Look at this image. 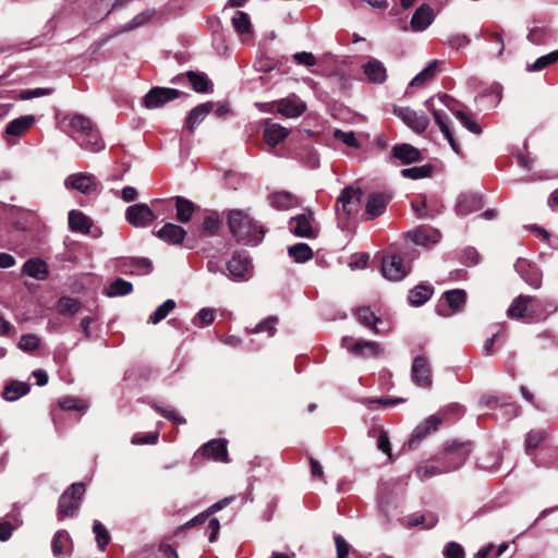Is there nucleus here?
Listing matches in <instances>:
<instances>
[{
    "instance_id": "nucleus-1",
    "label": "nucleus",
    "mask_w": 558,
    "mask_h": 558,
    "mask_svg": "<svg viewBox=\"0 0 558 558\" xmlns=\"http://www.w3.org/2000/svg\"><path fill=\"white\" fill-rule=\"evenodd\" d=\"M228 226L235 240L245 245H257L265 235L263 227L258 226L247 213L240 209L229 213Z\"/></svg>"
},
{
    "instance_id": "nucleus-2",
    "label": "nucleus",
    "mask_w": 558,
    "mask_h": 558,
    "mask_svg": "<svg viewBox=\"0 0 558 558\" xmlns=\"http://www.w3.org/2000/svg\"><path fill=\"white\" fill-rule=\"evenodd\" d=\"M342 347L354 356L363 359H375L384 353V348L378 342L365 339L354 340L352 337H343Z\"/></svg>"
},
{
    "instance_id": "nucleus-3",
    "label": "nucleus",
    "mask_w": 558,
    "mask_h": 558,
    "mask_svg": "<svg viewBox=\"0 0 558 558\" xmlns=\"http://www.w3.org/2000/svg\"><path fill=\"white\" fill-rule=\"evenodd\" d=\"M85 493L83 483L72 484L60 497L58 514L60 518L72 517L80 508L81 500Z\"/></svg>"
},
{
    "instance_id": "nucleus-4",
    "label": "nucleus",
    "mask_w": 558,
    "mask_h": 558,
    "mask_svg": "<svg viewBox=\"0 0 558 558\" xmlns=\"http://www.w3.org/2000/svg\"><path fill=\"white\" fill-rule=\"evenodd\" d=\"M383 276L391 281H400L410 272V265L398 253H388L381 257Z\"/></svg>"
},
{
    "instance_id": "nucleus-5",
    "label": "nucleus",
    "mask_w": 558,
    "mask_h": 558,
    "mask_svg": "<svg viewBox=\"0 0 558 558\" xmlns=\"http://www.w3.org/2000/svg\"><path fill=\"white\" fill-rule=\"evenodd\" d=\"M537 306L534 296L519 295L511 302L507 316L511 319L537 320L539 316Z\"/></svg>"
},
{
    "instance_id": "nucleus-6",
    "label": "nucleus",
    "mask_w": 558,
    "mask_h": 558,
    "mask_svg": "<svg viewBox=\"0 0 558 558\" xmlns=\"http://www.w3.org/2000/svg\"><path fill=\"white\" fill-rule=\"evenodd\" d=\"M471 452L469 442H453L441 453L440 460L447 466V471L451 472L459 469L468 459Z\"/></svg>"
},
{
    "instance_id": "nucleus-7",
    "label": "nucleus",
    "mask_w": 558,
    "mask_h": 558,
    "mask_svg": "<svg viewBox=\"0 0 558 558\" xmlns=\"http://www.w3.org/2000/svg\"><path fill=\"white\" fill-rule=\"evenodd\" d=\"M229 276L234 281H245L252 277L253 267L246 253H234L227 263Z\"/></svg>"
},
{
    "instance_id": "nucleus-8",
    "label": "nucleus",
    "mask_w": 558,
    "mask_h": 558,
    "mask_svg": "<svg viewBox=\"0 0 558 558\" xmlns=\"http://www.w3.org/2000/svg\"><path fill=\"white\" fill-rule=\"evenodd\" d=\"M64 185L68 189H73L82 194L89 195L98 190L99 182L94 174L80 172L66 177Z\"/></svg>"
},
{
    "instance_id": "nucleus-9",
    "label": "nucleus",
    "mask_w": 558,
    "mask_h": 558,
    "mask_svg": "<svg viewBox=\"0 0 558 558\" xmlns=\"http://www.w3.org/2000/svg\"><path fill=\"white\" fill-rule=\"evenodd\" d=\"M181 92L168 87H153L144 97L143 102L147 109H156L177 99Z\"/></svg>"
},
{
    "instance_id": "nucleus-10",
    "label": "nucleus",
    "mask_w": 558,
    "mask_h": 558,
    "mask_svg": "<svg viewBox=\"0 0 558 558\" xmlns=\"http://www.w3.org/2000/svg\"><path fill=\"white\" fill-rule=\"evenodd\" d=\"M393 112L416 133L424 132L429 124V119L425 113H418L409 107H395Z\"/></svg>"
},
{
    "instance_id": "nucleus-11",
    "label": "nucleus",
    "mask_w": 558,
    "mask_h": 558,
    "mask_svg": "<svg viewBox=\"0 0 558 558\" xmlns=\"http://www.w3.org/2000/svg\"><path fill=\"white\" fill-rule=\"evenodd\" d=\"M125 219L135 228H144L156 219V215L148 205L138 203L126 208Z\"/></svg>"
},
{
    "instance_id": "nucleus-12",
    "label": "nucleus",
    "mask_w": 558,
    "mask_h": 558,
    "mask_svg": "<svg viewBox=\"0 0 558 558\" xmlns=\"http://www.w3.org/2000/svg\"><path fill=\"white\" fill-rule=\"evenodd\" d=\"M465 292L459 289L445 292L442 302L437 307L438 314L441 316H450L461 311L465 303Z\"/></svg>"
},
{
    "instance_id": "nucleus-13",
    "label": "nucleus",
    "mask_w": 558,
    "mask_h": 558,
    "mask_svg": "<svg viewBox=\"0 0 558 558\" xmlns=\"http://www.w3.org/2000/svg\"><path fill=\"white\" fill-rule=\"evenodd\" d=\"M411 378L413 383L423 388H429L433 379L427 359L423 355L416 356L411 367Z\"/></svg>"
},
{
    "instance_id": "nucleus-14",
    "label": "nucleus",
    "mask_w": 558,
    "mask_h": 558,
    "mask_svg": "<svg viewBox=\"0 0 558 558\" xmlns=\"http://www.w3.org/2000/svg\"><path fill=\"white\" fill-rule=\"evenodd\" d=\"M362 192L359 187L347 186L344 187L340 195L338 196L337 209H341L344 215L350 216L354 211L357 210V206L361 201Z\"/></svg>"
},
{
    "instance_id": "nucleus-15",
    "label": "nucleus",
    "mask_w": 558,
    "mask_h": 558,
    "mask_svg": "<svg viewBox=\"0 0 558 558\" xmlns=\"http://www.w3.org/2000/svg\"><path fill=\"white\" fill-rule=\"evenodd\" d=\"M207 459H211L216 462H228V450L226 439H211L203 445L196 452Z\"/></svg>"
},
{
    "instance_id": "nucleus-16",
    "label": "nucleus",
    "mask_w": 558,
    "mask_h": 558,
    "mask_svg": "<svg viewBox=\"0 0 558 558\" xmlns=\"http://www.w3.org/2000/svg\"><path fill=\"white\" fill-rule=\"evenodd\" d=\"M425 106L427 109H429L432 111L435 122L437 123L441 133L445 135V137L449 142L451 148L456 153H459V145L456 143V141L452 136V133L450 131V128L448 125V117L446 116V113L442 110L436 108L435 97H430L429 99H427L425 101Z\"/></svg>"
},
{
    "instance_id": "nucleus-17",
    "label": "nucleus",
    "mask_w": 558,
    "mask_h": 558,
    "mask_svg": "<svg viewBox=\"0 0 558 558\" xmlns=\"http://www.w3.org/2000/svg\"><path fill=\"white\" fill-rule=\"evenodd\" d=\"M408 238L416 245L428 246L438 243L441 234L429 226H421L410 231Z\"/></svg>"
},
{
    "instance_id": "nucleus-18",
    "label": "nucleus",
    "mask_w": 558,
    "mask_h": 558,
    "mask_svg": "<svg viewBox=\"0 0 558 558\" xmlns=\"http://www.w3.org/2000/svg\"><path fill=\"white\" fill-rule=\"evenodd\" d=\"M365 80L372 84H383L387 80V70L384 63L375 58H371L362 65Z\"/></svg>"
},
{
    "instance_id": "nucleus-19",
    "label": "nucleus",
    "mask_w": 558,
    "mask_h": 558,
    "mask_svg": "<svg viewBox=\"0 0 558 558\" xmlns=\"http://www.w3.org/2000/svg\"><path fill=\"white\" fill-rule=\"evenodd\" d=\"M306 110V105L296 96L276 102V111L286 118H298Z\"/></svg>"
},
{
    "instance_id": "nucleus-20",
    "label": "nucleus",
    "mask_w": 558,
    "mask_h": 558,
    "mask_svg": "<svg viewBox=\"0 0 558 558\" xmlns=\"http://www.w3.org/2000/svg\"><path fill=\"white\" fill-rule=\"evenodd\" d=\"M313 216L312 214H302L292 217L289 221L290 231L296 236L301 238H313L315 232L312 226Z\"/></svg>"
},
{
    "instance_id": "nucleus-21",
    "label": "nucleus",
    "mask_w": 558,
    "mask_h": 558,
    "mask_svg": "<svg viewBox=\"0 0 558 558\" xmlns=\"http://www.w3.org/2000/svg\"><path fill=\"white\" fill-rule=\"evenodd\" d=\"M156 235L168 244L180 245L186 236V231L181 226L167 222L157 231Z\"/></svg>"
},
{
    "instance_id": "nucleus-22",
    "label": "nucleus",
    "mask_w": 558,
    "mask_h": 558,
    "mask_svg": "<svg viewBox=\"0 0 558 558\" xmlns=\"http://www.w3.org/2000/svg\"><path fill=\"white\" fill-rule=\"evenodd\" d=\"M441 424V420L436 415H430L422 424L417 425L409 439V447L413 448L422 439H424L432 432L437 430Z\"/></svg>"
},
{
    "instance_id": "nucleus-23",
    "label": "nucleus",
    "mask_w": 558,
    "mask_h": 558,
    "mask_svg": "<svg viewBox=\"0 0 558 558\" xmlns=\"http://www.w3.org/2000/svg\"><path fill=\"white\" fill-rule=\"evenodd\" d=\"M290 131L279 123L267 120L263 132L264 140L271 148L288 137Z\"/></svg>"
},
{
    "instance_id": "nucleus-24",
    "label": "nucleus",
    "mask_w": 558,
    "mask_h": 558,
    "mask_svg": "<svg viewBox=\"0 0 558 558\" xmlns=\"http://www.w3.org/2000/svg\"><path fill=\"white\" fill-rule=\"evenodd\" d=\"M389 202V196L383 193H372L368 195L366 205H365V214L368 219H375L381 216L387 207Z\"/></svg>"
},
{
    "instance_id": "nucleus-25",
    "label": "nucleus",
    "mask_w": 558,
    "mask_h": 558,
    "mask_svg": "<svg viewBox=\"0 0 558 558\" xmlns=\"http://www.w3.org/2000/svg\"><path fill=\"white\" fill-rule=\"evenodd\" d=\"M434 20V12L427 4H422L416 9L411 19V28L415 32L425 31Z\"/></svg>"
},
{
    "instance_id": "nucleus-26",
    "label": "nucleus",
    "mask_w": 558,
    "mask_h": 558,
    "mask_svg": "<svg viewBox=\"0 0 558 558\" xmlns=\"http://www.w3.org/2000/svg\"><path fill=\"white\" fill-rule=\"evenodd\" d=\"M214 104L210 101L201 104L193 108L186 119V128L190 132H194L196 126L210 113Z\"/></svg>"
},
{
    "instance_id": "nucleus-27",
    "label": "nucleus",
    "mask_w": 558,
    "mask_h": 558,
    "mask_svg": "<svg viewBox=\"0 0 558 558\" xmlns=\"http://www.w3.org/2000/svg\"><path fill=\"white\" fill-rule=\"evenodd\" d=\"M92 226V219L82 211L73 209L69 213V227L72 231L87 234Z\"/></svg>"
},
{
    "instance_id": "nucleus-28",
    "label": "nucleus",
    "mask_w": 558,
    "mask_h": 558,
    "mask_svg": "<svg viewBox=\"0 0 558 558\" xmlns=\"http://www.w3.org/2000/svg\"><path fill=\"white\" fill-rule=\"evenodd\" d=\"M23 272L37 280H45L48 276L47 264L39 258H31L23 265Z\"/></svg>"
},
{
    "instance_id": "nucleus-29",
    "label": "nucleus",
    "mask_w": 558,
    "mask_h": 558,
    "mask_svg": "<svg viewBox=\"0 0 558 558\" xmlns=\"http://www.w3.org/2000/svg\"><path fill=\"white\" fill-rule=\"evenodd\" d=\"M392 155L403 163H412L421 160L420 150L410 144L393 146Z\"/></svg>"
},
{
    "instance_id": "nucleus-30",
    "label": "nucleus",
    "mask_w": 558,
    "mask_h": 558,
    "mask_svg": "<svg viewBox=\"0 0 558 558\" xmlns=\"http://www.w3.org/2000/svg\"><path fill=\"white\" fill-rule=\"evenodd\" d=\"M35 123V117L32 114L22 116L9 122L5 128V134L11 136H21Z\"/></svg>"
},
{
    "instance_id": "nucleus-31",
    "label": "nucleus",
    "mask_w": 558,
    "mask_h": 558,
    "mask_svg": "<svg viewBox=\"0 0 558 558\" xmlns=\"http://www.w3.org/2000/svg\"><path fill=\"white\" fill-rule=\"evenodd\" d=\"M171 201H173L175 205L177 220L182 223L189 222L195 211V205L182 196H174Z\"/></svg>"
},
{
    "instance_id": "nucleus-32",
    "label": "nucleus",
    "mask_w": 558,
    "mask_h": 558,
    "mask_svg": "<svg viewBox=\"0 0 558 558\" xmlns=\"http://www.w3.org/2000/svg\"><path fill=\"white\" fill-rule=\"evenodd\" d=\"M80 146L88 151L97 153L105 147V144L97 130H92L82 136H75Z\"/></svg>"
},
{
    "instance_id": "nucleus-33",
    "label": "nucleus",
    "mask_w": 558,
    "mask_h": 558,
    "mask_svg": "<svg viewBox=\"0 0 558 558\" xmlns=\"http://www.w3.org/2000/svg\"><path fill=\"white\" fill-rule=\"evenodd\" d=\"M481 199L475 195H461L456 205L460 217H465L481 208Z\"/></svg>"
},
{
    "instance_id": "nucleus-34",
    "label": "nucleus",
    "mask_w": 558,
    "mask_h": 558,
    "mask_svg": "<svg viewBox=\"0 0 558 558\" xmlns=\"http://www.w3.org/2000/svg\"><path fill=\"white\" fill-rule=\"evenodd\" d=\"M270 205L280 210H287L299 205L296 196L289 192H276L269 196Z\"/></svg>"
},
{
    "instance_id": "nucleus-35",
    "label": "nucleus",
    "mask_w": 558,
    "mask_h": 558,
    "mask_svg": "<svg viewBox=\"0 0 558 558\" xmlns=\"http://www.w3.org/2000/svg\"><path fill=\"white\" fill-rule=\"evenodd\" d=\"M29 391V385L23 381L13 380L5 385L2 397L8 401H15L21 397L27 395Z\"/></svg>"
},
{
    "instance_id": "nucleus-36",
    "label": "nucleus",
    "mask_w": 558,
    "mask_h": 558,
    "mask_svg": "<svg viewBox=\"0 0 558 558\" xmlns=\"http://www.w3.org/2000/svg\"><path fill=\"white\" fill-rule=\"evenodd\" d=\"M433 292L432 286L418 284L410 291L408 299L410 304L421 306L432 298Z\"/></svg>"
},
{
    "instance_id": "nucleus-37",
    "label": "nucleus",
    "mask_w": 558,
    "mask_h": 558,
    "mask_svg": "<svg viewBox=\"0 0 558 558\" xmlns=\"http://www.w3.org/2000/svg\"><path fill=\"white\" fill-rule=\"evenodd\" d=\"M193 89L197 93H208L213 88V83L208 76L203 72L189 71L186 73Z\"/></svg>"
},
{
    "instance_id": "nucleus-38",
    "label": "nucleus",
    "mask_w": 558,
    "mask_h": 558,
    "mask_svg": "<svg viewBox=\"0 0 558 558\" xmlns=\"http://www.w3.org/2000/svg\"><path fill=\"white\" fill-rule=\"evenodd\" d=\"M437 69L438 62L436 60L428 62V64L413 77L410 82V86L422 87L426 82L435 77Z\"/></svg>"
},
{
    "instance_id": "nucleus-39",
    "label": "nucleus",
    "mask_w": 558,
    "mask_h": 558,
    "mask_svg": "<svg viewBox=\"0 0 558 558\" xmlns=\"http://www.w3.org/2000/svg\"><path fill=\"white\" fill-rule=\"evenodd\" d=\"M70 128L76 136L85 135L94 130L93 122L83 114H73L69 118Z\"/></svg>"
},
{
    "instance_id": "nucleus-40",
    "label": "nucleus",
    "mask_w": 558,
    "mask_h": 558,
    "mask_svg": "<svg viewBox=\"0 0 558 558\" xmlns=\"http://www.w3.org/2000/svg\"><path fill=\"white\" fill-rule=\"evenodd\" d=\"M71 545V539L66 531H58L51 542V549L54 556H61L68 553Z\"/></svg>"
},
{
    "instance_id": "nucleus-41",
    "label": "nucleus",
    "mask_w": 558,
    "mask_h": 558,
    "mask_svg": "<svg viewBox=\"0 0 558 558\" xmlns=\"http://www.w3.org/2000/svg\"><path fill=\"white\" fill-rule=\"evenodd\" d=\"M81 310V302L70 296H61L57 303V311L60 315L73 316Z\"/></svg>"
},
{
    "instance_id": "nucleus-42",
    "label": "nucleus",
    "mask_w": 558,
    "mask_h": 558,
    "mask_svg": "<svg viewBox=\"0 0 558 558\" xmlns=\"http://www.w3.org/2000/svg\"><path fill=\"white\" fill-rule=\"evenodd\" d=\"M132 289L131 282L118 278L106 288V294L110 298L122 296L131 293Z\"/></svg>"
},
{
    "instance_id": "nucleus-43",
    "label": "nucleus",
    "mask_w": 558,
    "mask_h": 558,
    "mask_svg": "<svg viewBox=\"0 0 558 558\" xmlns=\"http://www.w3.org/2000/svg\"><path fill=\"white\" fill-rule=\"evenodd\" d=\"M288 253L296 263H304L313 257V251L306 243H298L290 246Z\"/></svg>"
},
{
    "instance_id": "nucleus-44",
    "label": "nucleus",
    "mask_w": 558,
    "mask_h": 558,
    "mask_svg": "<svg viewBox=\"0 0 558 558\" xmlns=\"http://www.w3.org/2000/svg\"><path fill=\"white\" fill-rule=\"evenodd\" d=\"M357 320L366 327L372 328L376 333H379L377 324L380 319L371 311L369 307H361L356 311Z\"/></svg>"
},
{
    "instance_id": "nucleus-45",
    "label": "nucleus",
    "mask_w": 558,
    "mask_h": 558,
    "mask_svg": "<svg viewBox=\"0 0 558 558\" xmlns=\"http://www.w3.org/2000/svg\"><path fill=\"white\" fill-rule=\"evenodd\" d=\"M232 25L238 34L245 35L251 34L252 24L247 13L238 11L231 19Z\"/></svg>"
},
{
    "instance_id": "nucleus-46",
    "label": "nucleus",
    "mask_w": 558,
    "mask_h": 558,
    "mask_svg": "<svg viewBox=\"0 0 558 558\" xmlns=\"http://www.w3.org/2000/svg\"><path fill=\"white\" fill-rule=\"evenodd\" d=\"M447 466L442 464V461L439 459L437 464H424L420 465L416 470L417 475L421 480H427L432 476L439 475L446 473Z\"/></svg>"
},
{
    "instance_id": "nucleus-47",
    "label": "nucleus",
    "mask_w": 558,
    "mask_h": 558,
    "mask_svg": "<svg viewBox=\"0 0 558 558\" xmlns=\"http://www.w3.org/2000/svg\"><path fill=\"white\" fill-rule=\"evenodd\" d=\"M175 307V302L171 299L166 300L161 305H159L156 311L149 316L148 323L156 325L160 323L163 318L168 316V314L173 311Z\"/></svg>"
},
{
    "instance_id": "nucleus-48",
    "label": "nucleus",
    "mask_w": 558,
    "mask_h": 558,
    "mask_svg": "<svg viewBox=\"0 0 558 558\" xmlns=\"http://www.w3.org/2000/svg\"><path fill=\"white\" fill-rule=\"evenodd\" d=\"M525 265L524 260H518L515 264L517 270L521 274L523 280L534 289H538L542 286V277L541 274L536 269H532L529 272H523L521 270L522 266Z\"/></svg>"
},
{
    "instance_id": "nucleus-49",
    "label": "nucleus",
    "mask_w": 558,
    "mask_h": 558,
    "mask_svg": "<svg viewBox=\"0 0 558 558\" xmlns=\"http://www.w3.org/2000/svg\"><path fill=\"white\" fill-rule=\"evenodd\" d=\"M433 167L424 165L420 167H411L401 170V175L407 179L417 180L427 178L432 174Z\"/></svg>"
},
{
    "instance_id": "nucleus-50",
    "label": "nucleus",
    "mask_w": 558,
    "mask_h": 558,
    "mask_svg": "<svg viewBox=\"0 0 558 558\" xmlns=\"http://www.w3.org/2000/svg\"><path fill=\"white\" fill-rule=\"evenodd\" d=\"M547 437V433L543 429L531 430L525 438V450L530 453L537 448Z\"/></svg>"
},
{
    "instance_id": "nucleus-51",
    "label": "nucleus",
    "mask_w": 558,
    "mask_h": 558,
    "mask_svg": "<svg viewBox=\"0 0 558 558\" xmlns=\"http://www.w3.org/2000/svg\"><path fill=\"white\" fill-rule=\"evenodd\" d=\"M557 61H558V49L536 59V61L533 64L527 66V70L529 71H539V70H543L548 64H551Z\"/></svg>"
},
{
    "instance_id": "nucleus-52",
    "label": "nucleus",
    "mask_w": 558,
    "mask_h": 558,
    "mask_svg": "<svg viewBox=\"0 0 558 558\" xmlns=\"http://www.w3.org/2000/svg\"><path fill=\"white\" fill-rule=\"evenodd\" d=\"M93 531L96 535L98 547L104 550L110 541V536L106 527L97 520L94 521Z\"/></svg>"
},
{
    "instance_id": "nucleus-53",
    "label": "nucleus",
    "mask_w": 558,
    "mask_h": 558,
    "mask_svg": "<svg viewBox=\"0 0 558 558\" xmlns=\"http://www.w3.org/2000/svg\"><path fill=\"white\" fill-rule=\"evenodd\" d=\"M535 304L538 305L537 310L539 312V316H537V320L545 319L548 315L557 312L558 306L555 302L549 300H539L535 298Z\"/></svg>"
},
{
    "instance_id": "nucleus-54",
    "label": "nucleus",
    "mask_w": 558,
    "mask_h": 558,
    "mask_svg": "<svg viewBox=\"0 0 558 558\" xmlns=\"http://www.w3.org/2000/svg\"><path fill=\"white\" fill-rule=\"evenodd\" d=\"M215 319V311L213 308L204 307L193 318V324L198 327L210 325Z\"/></svg>"
},
{
    "instance_id": "nucleus-55",
    "label": "nucleus",
    "mask_w": 558,
    "mask_h": 558,
    "mask_svg": "<svg viewBox=\"0 0 558 558\" xmlns=\"http://www.w3.org/2000/svg\"><path fill=\"white\" fill-rule=\"evenodd\" d=\"M40 344V339L36 335L27 333L23 335L19 341V348L25 352L36 350Z\"/></svg>"
},
{
    "instance_id": "nucleus-56",
    "label": "nucleus",
    "mask_w": 558,
    "mask_h": 558,
    "mask_svg": "<svg viewBox=\"0 0 558 558\" xmlns=\"http://www.w3.org/2000/svg\"><path fill=\"white\" fill-rule=\"evenodd\" d=\"M456 117L460 120L462 125L474 134H481L482 129L476 121L462 110L456 111Z\"/></svg>"
},
{
    "instance_id": "nucleus-57",
    "label": "nucleus",
    "mask_w": 558,
    "mask_h": 558,
    "mask_svg": "<svg viewBox=\"0 0 558 558\" xmlns=\"http://www.w3.org/2000/svg\"><path fill=\"white\" fill-rule=\"evenodd\" d=\"M131 272L138 276H144L151 271V263L147 258H134L131 262Z\"/></svg>"
},
{
    "instance_id": "nucleus-58",
    "label": "nucleus",
    "mask_w": 558,
    "mask_h": 558,
    "mask_svg": "<svg viewBox=\"0 0 558 558\" xmlns=\"http://www.w3.org/2000/svg\"><path fill=\"white\" fill-rule=\"evenodd\" d=\"M60 407L68 411H83L87 408L86 403L74 397H65L60 401Z\"/></svg>"
},
{
    "instance_id": "nucleus-59",
    "label": "nucleus",
    "mask_w": 558,
    "mask_h": 558,
    "mask_svg": "<svg viewBox=\"0 0 558 558\" xmlns=\"http://www.w3.org/2000/svg\"><path fill=\"white\" fill-rule=\"evenodd\" d=\"M335 138L341 141L348 147L357 148L360 146L359 141L355 137L353 132H343L340 130H336L333 133Z\"/></svg>"
},
{
    "instance_id": "nucleus-60",
    "label": "nucleus",
    "mask_w": 558,
    "mask_h": 558,
    "mask_svg": "<svg viewBox=\"0 0 558 558\" xmlns=\"http://www.w3.org/2000/svg\"><path fill=\"white\" fill-rule=\"evenodd\" d=\"M276 324H277V318L276 317H268L265 320H263L259 324H257L255 326V328L253 329V332L267 331L268 336L271 337L275 333Z\"/></svg>"
},
{
    "instance_id": "nucleus-61",
    "label": "nucleus",
    "mask_w": 558,
    "mask_h": 558,
    "mask_svg": "<svg viewBox=\"0 0 558 558\" xmlns=\"http://www.w3.org/2000/svg\"><path fill=\"white\" fill-rule=\"evenodd\" d=\"M293 60L304 66H314L316 64V57L312 52L301 51L293 54Z\"/></svg>"
},
{
    "instance_id": "nucleus-62",
    "label": "nucleus",
    "mask_w": 558,
    "mask_h": 558,
    "mask_svg": "<svg viewBox=\"0 0 558 558\" xmlns=\"http://www.w3.org/2000/svg\"><path fill=\"white\" fill-rule=\"evenodd\" d=\"M219 228V219L216 214L208 215L203 221V231L207 234H215Z\"/></svg>"
},
{
    "instance_id": "nucleus-63",
    "label": "nucleus",
    "mask_w": 558,
    "mask_h": 558,
    "mask_svg": "<svg viewBox=\"0 0 558 558\" xmlns=\"http://www.w3.org/2000/svg\"><path fill=\"white\" fill-rule=\"evenodd\" d=\"M444 555L446 558H464V550L460 544L450 542L446 545Z\"/></svg>"
},
{
    "instance_id": "nucleus-64",
    "label": "nucleus",
    "mask_w": 558,
    "mask_h": 558,
    "mask_svg": "<svg viewBox=\"0 0 558 558\" xmlns=\"http://www.w3.org/2000/svg\"><path fill=\"white\" fill-rule=\"evenodd\" d=\"M155 14V11L154 10H146V11H143L142 13L137 14L130 23H129V26H128V29H133L135 27H138V26H142L144 25L145 23H147Z\"/></svg>"
}]
</instances>
